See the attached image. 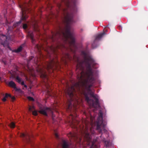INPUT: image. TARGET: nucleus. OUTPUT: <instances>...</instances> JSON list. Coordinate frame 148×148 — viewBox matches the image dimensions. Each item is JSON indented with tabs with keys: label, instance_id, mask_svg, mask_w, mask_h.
<instances>
[{
	"label": "nucleus",
	"instance_id": "6e6552de",
	"mask_svg": "<svg viewBox=\"0 0 148 148\" xmlns=\"http://www.w3.org/2000/svg\"><path fill=\"white\" fill-rule=\"evenodd\" d=\"M21 136L23 138L24 141L27 143H29L30 142V136L28 133H22L21 134Z\"/></svg>",
	"mask_w": 148,
	"mask_h": 148
},
{
	"label": "nucleus",
	"instance_id": "7ed1b4c3",
	"mask_svg": "<svg viewBox=\"0 0 148 148\" xmlns=\"http://www.w3.org/2000/svg\"><path fill=\"white\" fill-rule=\"evenodd\" d=\"M73 5L72 6V12L69 13L66 12L65 9L62 7L61 5H58V8L60 11L63 12L64 15V20L65 24V27L64 29H62L60 27L58 31L52 33V36H74L73 32V29L71 25L75 22L73 19L74 13H75L77 10L76 4L77 0H72Z\"/></svg>",
	"mask_w": 148,
	"mask_h": 148
},
{
	"label": "nucleus",
	"instance_id": "20e7f679",
	"mask_svg": "<svg viewBox=\"0 0 148 148\" xmlns=\"http://www.w3.org/2000/svg\"><path fill=\"white\" fill-rule=\"evenodd\" d=\"M82 54L84 56V60L79 61L77 60V69L82 71L81 73L83 72L84 69V64L87 69L88 73L87 77L86 79L83 78V76L81 74V76L79 79L78 82H94L95 79L93 76V72L92 66L94 68V66L97 64L95 60L90 56L87 55V53L84 51L82 52Z\"/></svg>",
	"mask_w": 148,
	"mask_h": 148
},
{
	"label": "nucleus",
	"instance_id": "393cba45",
	"mask_svg": "<svg viewBox=\"0 0 148 148\" xmlns=\"http://www.w3.org/2000/svg\"><path fill=\"white\" fill-rule=\"evenodd\" d=\"M21 85L24 86L25 85L24 82L23 81H22V82H21Z\"/></svg>",
	"mask_w": 148,
	"mask_h": 148
},
{
	"label": "nucleus",
	"instance_id": "c85d7f7f",
	"mask_svg": "<svg viewBox=\"0 0 148 148\" xmlns=\"http://www.w3.org/2000/svg\"><path fill=\"white\" fill-rule=\"evenodd\" d=\"M104 30H105L106 32H107V30L105 29H104Z\"/></svg>",
	"mask_w": 148,
	"mask_h": 148
},
{
	"label": "nucleus",
	"instance_id": "a878e982",
	"mask_svg": "<svg viewBox=\"0 0 148 148\" xmlns=\"http://www.w3.org/2000/svg\"><path fill=\"white\" fill-rule=\"evenodd\" d=\"M24 87L25 88H27V86L25 84V85H24Z\"/></svg>",
	"mask_w": 148,
	"mask_h": 148
},
{
	"label": "nucleus",
	"instance_id": "2eb2a0df",
	"mask_svg": "<svg viewBox=\"0 0 148 148\" xmlns=\"http://www.w3.org/2000/svg\"><path fill=\"white\" fill-rule=\"evenodd\" d=\"M103 141L104 142L106 147H108L110 145V143L109 141L105 140V138H103Z\"/></svg>",
	"mask_w": 148,
	"mask_h": 148
},
{
	"label": "nucleus",
	"instance_id": "dca6fc26",
	"mask_svg": "<svg viewBox=\"0 0 148 148\" xmlns=\"http://www.w3.org/2000/svg\"><path fill=\"white\" fill-rule=\"evenodd\" d=\"M40 72L41 73V77L44 78H47V75L45 73H42V70L41 69H40Z\"/></svg>",
	"mask_w": 148,
	"mask_h": 148
},
{
	"label": "nucleus",
	"instance_id": "4be33fe9",
	"mask_svg": "<svg viewBox=\"0 0 148 148\" xmlns=\"http://www.w3.org/2000/svg\"><path fill=\"white\" fill-rule=\"evenodd\" d=\"M27 98H28V99L29 101H34V99L32 97L29 96V97H28Z\"/></svg>",
	"mask_w": 148,
	"mask_h": 148
},
{
	"label": "nucleus",
	"instance_id": "a211bd4d",
	"mask_svg": "<svg viewBox=\"0 0 148 148\" xmlns=\"http://www.w3.org/2000/svg\"><path fill=\"white\" fill-rule=\"evenodd\" d=\"M16 81L19 83H20L21 82V79L18 76L16 77Z\"/></svg>",
	"mask_w": 148,
	"mask_h": 148
},
{
	"label": "nucleus",
	"instance_id": "9b49d317",
	"mask_svg": "<svg viewBox=\"0 0 148 148\" xmlns=\"http://www.w3.org/2000/svg\"><path fill=\"white\" fill-rule=\"evenodd\" d=\"M8 97H10L11 98L12 101H14L15 99V97H12L10 94H8V93H6L5 96L2 99V101L4 102L6 101V98H8Z\"/></svg>",
	"mask_w": 148,
	"mask_h": 148
},
{
	"label": "nucleus",
	"instance_id": "473e14b6",
	"mask_svg": "<svg viewBox=\"0 0 148 148\" xmlns=\"http://www.w3.org/2000/svg\"><path fill=\"white\" fill-rule=\"evenodd\" d=\"M5 37L7 39V37L6 36H5Z\"/></svg>",
	"mask_w": 148,
	"mask_h": 148
},
{
	"label": "nucleus",
	"instance_id": "6ab92c4d",
	"mask_svg": "<svg viewBox=\"0 0 148 148\" xmlns=\"http://www.w3.org/2000/svg\"><path fill=\"white\" fill-rule=\"evenodd\" d=\"M10 127L12 128H14L15 126V123L13 122H11L10 123Z\"/></svg>",
	"mask_w": 148,
	"mask_h": 148
},
{
	"label": "nucleus",
	"instance_id": "c9c22d12",
	"mask_svg": "<svg viewBox=\"0 0 148 148\" xmlns=\"http://www.w3.org/2000/svg\"><path fill=\"white\" fill-rule=\"evenodd\" d=\"M58 13H59V11H58Z\"/></svg>",
	"mask_w": 148,
	"mask_h": 148
},
{
	"label": "nucleus",
	"instance_id": "cd10ccee",
	"mask_svg": "<svg viewBox=\"0 0 148 148\" xmlns=\"http://www.w3.org/2000/svg\"><path fill=\"white\" fill-rule=\"evenodd\" d=\"M37 48H38V49L39 50V46L38 45H37Z\"/></svg>",
	"mask_w": 148,
	"mask_h": 148
},
{
	"label": "nucleus",
	"instance_id": "9d476101",
	"mask_svg": "<svg viewBox=\"0 0 148 148\" xmlns=\"http://www.w3.org/2000/svg\"><path fill=\"white\" fill-rule=\"evenodd\" d=\"M71 144V143H69L68 140H62V148H69Z\"/></svg>",
	"mask_w": 148,
	"mask_h": 148
},
{
	"label": "nucleus",
	"instance_id": "72a5a7b5",
	"mask_svg": "<svg viewBox=\"0 0 148 148\" xmlns=\"http://www.w3.org/2000/svg\"><path fill=\"white\" fill-rule=\"evenodd\" d=\"M7 23H8V22H7Z\"/></svg>",
	"mask_w": 148,
	"mask_h": 148
},
{
	"label": "nucleus",
	"instance_id": "f257e3e1",
	"mask_svg": "<svg viewBox=\"0 0 148 148\" xmlns=\"http://www.w3.org/2000/svg\"><path fill=\"white\" fill-rule=\"evenodd\" d=\"M94 83L90 82H76L71 87L68 86L66 88V93L70 97V99H68L67 109L71 112L73 111L74 114L70 115V118L71 121H70L71 126H78L79 125V122L75 119L77 116L76 114V109L74 106H73L72 101L76 99L75 93L76 90L81 92L85 96V100L88 103L91 101L92 103L90 106L93 107H95V106L99 105L98 96L96 94H94L93 92L90 89Z\"/></svg>",
	"mask_w": 148,
	"mask_h": 148
},
{
	"label": "nucleus",
	"instance_id": "5701e85b",
	"mask_svg": "<svg viewBox=\"0 0 148 148\" xmlns=\"http://www.w3.org/2000/svg\"><path fill=\"white\" fill-rule=\"evenodd\" d=\"M32 114L35 116H37L38 114L37 112L36 111H33L32 112Z\"/></svg>",
	"mask_w": 148,
	"mask_h": 148
},
{
	"label": "nucleus",
	"instance_id": "1a4fd4ad",
	"mask_svg": "<svg viewBox=\"0 0 148 148\" xmlns=\"http://www.w3.org/2000/svg\"><path fill=\"white\" fill-rule=\"evenodd\" d=\"M40 110L38 111L39 113L45 116H48L47 111L50 110L49 108L46 107H40Z\"/></svg>",
	"mask_w": 148,
	"mask_h": 148
},
{
	"label": "nucleus",
	"instance_id": "4468645a",
	"mask_svg": "<svg viewBox=\"0 0 148 148\" xmlns=\"http://www.w3.org/2000/svg\"><path fill=\"white\" fill-rule=\"evenodd\" d=\"M24 44H23L21 45L17 49L14 50V52L16 53H19L22 50L23 47H24Z\"/></svg>",
	"mask_w": 148,
	"mask_h": 148
},
{
	"label": "nucleus",
	"instance_id": "f3484780",
	"mask_svg": "<svg viewBox=\"0 0 148 148\" xmlns=\"http://www.w3.org/2000/svg\"><path fill=\"white\" fill-rule=\"evenodd\" d=\"M29 37L32 40V42L34 43V41H35L34 39V35L32 34H30L29 35Z\"/></svg>",
	"mask_w": 148,
	"mask_h": 148
},
{
	"label": "nucleus",
	"instance_id": "bb28decb",
	"mask_svg": "<svg viewBox=\"0 0 148 148\" xmlns=\"http://www.w3.org/2000/svg\"><path fill=\"white\" fill-rule=\"evenodd\" d=\"M48 93L49 94V95H50L51 93L49 91H48Z\"/></svg>",
	"mask_w": 148,
	"mask_h": 148
},
{
	"label": "nucleus",
	"instance_id": "f704fd0d",
	"mask_svg": "<svg viewBox=\"0 0 148 148\" xmlns=\"http://www.w3.org/2000/svg\"><path fill=\"white\" fill-rule=\"evenodd\" d=\"M101 135H102V134L101 135V136H100L101 137Z\"/></svg>",
	"mask_w": 148,
	"mask_h": 148
},
{
	"label": "nucleus",
	"instance_id": "f8f14e48",
	"mask_svg": "<svg viewBox=\"0 0 148 148\" xmlns=\"http://www.w3.org/2000/svg\"><path fill=\"white\" fill-rule=\"evenodd\" d=\"M63 56V58H62V59L64 63H66V59H70V56L68 53H64Z\"/></svg>",
	"mask_w": 148,
	"mask_h": 148
},
{
	"label": "nucleus",
	"instance_id": "b1692460",
	"mask_svg": "<svg viewBox=\"0 0 148 148\" xmlns=\"http://www.w3.org/2000/svg\"><path fill=\"white\" fill-rule=\"evenodd\" d=\"M55 136L56 138L58 139L59 138V136H58V134L57 133H55Z\"/></svg>",
	"mask_w": 148,
	"mask_h": 148
},
{
	"label": "nucleus",
	"instance_id": "ddd939ff",
	"mask_svg": "<svg viewBox=\"0 0 148 148\" xmlns=\"http://www.w3.org/2000/svg\"><path fill=\"white\" fill-rule=\"evenodd\" d=\"M8 85L9 86L12 87L14 89H16V90H17L15 83L12 81H11L8 83Z\"/></svg>",
	"mask_w": 148,
	"mask_h": 148
},
{
	"label": "nucleus",
	"instance_id": "423d86ee",
	"mask_svg": "<svg viewBox=\"0 0 148 148\" xmlns=\"http://www.w3.org/2000/svg\"><path fill=\"white\" fill-rule=\"evenodd\" d=\"M105 34V32H103L98 34L96 36L95 39L92 45V46L93 48H95L97 47V41L100 40L102 36Z\"/></svg>",
	"mask_w": 148,
	"mask_h": 148
},
{
	"label": "nucleus",
	"instance_id": "7c9ffc66",
	"mask_svg": "<svg viewBox=\"0 0 148 148\" xmlns=\"http://www.w3.org/2000/svg\"><path fill=\"white\" fill-rule=\"evenodd\" d=\"M8 29H11L10 28H9H9H8Z\"/></svg>",
	"mask_w": 148,
	"mask_h": 148
},
{
	"label": "nucleus",
	"instance_id": "0eeeda50",
	"mask_svg": "<svg viewBox=\"0 0 148 148\" xmlns=\"http://www.w3.org/2000/svg\"><path fill=\"white\" fill-rule=\"evenodd\" d=\"M58 64V61L56 62L52 60L49 62L48 63L47 65V69L48 70L50 69H53V67L54 66L56 67Z\"/></svg>",
	"mask_w": 148,
	"mask_h": 148
},
{
	"label": "nucleus",
	"instance_id": "f03ea898",
	"mask_svg": "<svg viewBox=\"0 0 148 148\" xmlns=\"http://www.w3.org/2000/svg\"><path fill=\"white\" fill-rule=\"evenodd\" d=\"M91 124V127L89 130L86 122L85 126L82 125H79L78 126H71V127L75 129L77 132H70L67 135L68 137L71 139V142L76 141L80 144L83 138L84 140L86 142L87 145H92L90 148H99V144L97 143V140L94 139L92 142V138L95 133L93 128L94 126H96V129L99 133H102V131L104 133L107 132L105 129L106 124L103 122V114L101 112H99L97 122Z\"/></svg>",
	"mask_w": 148,
	"mask_h": 148
},
{
	"label": "nucleus",
	"instance_id": "412c9836",
	"mask_svg": "<svg viewBox=\"0 0 148 148\" xmlns=\"http://www.w3.org/2000/svg\"><path fill=\"white\" fill-rule=\"evenodd\" d=\"M27 24H23V29H26L27 28Z\"/></svg>",
	"mask_w": 148,
	"mask_h": 148
},
{
	"label": "nucleus",
	"instance_id": "c756f323",
	"mask_svg": "<svg viewBox=\"0 0 148 148\" xmlns=\"http://www.w3.org/2000/svg\"><path fill=\"white\" fill-rule=\"evenodd\" d=\"M69 4H68V6L69 7Z\"/></svg>",
	"mask_w": 148,
	"mask_h": 148
},
{
	"label": "nucleus",
	"instance_id": "2f4dec72",
	"mask_svg": "<svg viewBox=\"0 0 148 148\" xmlns=\"http://www.w3.org/2000/svg\"><path fill=\"white\" fill-rule=\"evenodd\" d=\"M29 110H31V108H29Z\"/></svg>",
	"mask_w": 148,
	"mask_h": 148
},
{
	"label": "nucleus",
	"instance_id": "39448f33",
	"mask_svg": "<svg viewBox=\"0 0 148 148\" xmlns=\"http://www.w3.org/2000/svg\"><path fill=\"white\" fill-rule=\"evenodd\" d=\"M32 5L31 2L29 1L28 3H26L23 5H19L20 8L21 9V20L18 22L14 24L12 28H14L18 25L21 22V21H24L28 17L26 13H30L31 9H30V6Z\"/></svg>",
	"mask_w": 148,
	"mask_h": 148
},
{
	"label": "nucleus",
	"instance_id": "aec40b11",
	"mask_svg": "<svg viewBox=\"0 0 148 148\" xmlns=\"http://www.w3.org/2000/svg\"><path fill=\"white\" fill-rule=\"evenodd\" d=\"M8 41L6 39H5V40L4 41V42L1 43V44L3 45V46L6 45H8Z\"/></svg>",
	"mask_w": 148,
	"mask_h": 148
}]
</instances>
